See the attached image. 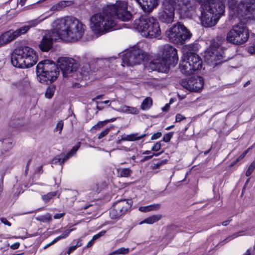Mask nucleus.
<instances>
[{
    "label": "nucleus",
    "mask_w": 255,
    "mask_h": 255,
    "mask_svg": "<svg viewBox=\"0 0 255 255\" xmlns=\"http://www.w3.org/2000/svg\"><path fill=\"white\" fill-rule=\"evenodd\" d=\"M179 68L182 73L187 75L192 74L193 72L197 71L196 66L191 65L190 63L187 62V60L185 58L180 63Z\"/></svg>",
    "instance_id": "4be33fe9"
},
{
    "label": "nucleus",
    "mask_w": 255,
    "mask_h": 255,
    "mask_svg": "<svg viewBox=\"0 0 255 255\" xmlns=\"http://www.w3.org/2000/svg\"><path fill=\"white\" fill-rule=\"evenodd\" d=\"M132 15L128 10V4L124 1H117L114 4L107 5L102 12L93 15L90 19V27L100 35L118 28L117 19L128 21Z\"/></svg>",
    "instance_id": "f257e3e1"
},
{
    "label": "nucleus",
    "mask_w": 255,
    "mask_h": 255,
    "mask_svg": "<svg viewBox=\"0 0 255 255\" xmlns=\"http://www.w3.org/2000/svg\"><path fill=\"white\" fill-rule=\"evenodd\" d=\"M245 2L246 1H241L239 3L237 4L236 0H228V7L230 10L231 14H232L233 16L235 17L241 16V14L239 12V7L241 3L245 4Z\"/></svg>",
    "instance_id": "412c9836"
},
{
    "label": "nucleus",
    "mask_w": 255,
    "mask_h": 255,
    "mask_svg": "<svg viewBox=\"0 0 255 255\" xmlns=\"http://www.w3.org/2000/svg\"><path fill=\"white\" fill-rule=\"evenodd\" d=\"M186 118L181 115L180 114H177L176 115V118H175V122H179L182 120L185 119Z\"/></svg>",
    "instance_id": "8fccbe9b"
},
{
    "label": "nucleus",
    "mask_w": 255,
    "mask_h": 255,
    "mask_svg": "<svg viewBox=\"0 0 255 255\" xmlns=\"http://www.w3.org/2000/svg\"><path fill=\"white\" fill-rule=\"evenodd\" d=\"M162 59L151 61L147 66L148 70L167 73L170 66L174 67L178 61L177 50L173 46L166 44L161 48Z\"/></svg>",
    "instance_id": "39448f33"
},
{
    "label": "nucleus",
    "mask_w": 255,
    "mask_h": 255,
    "mask_svg": "<svg viewBox=\"0 0 255 255\" xmlns=\"http://www.w3.org/2000/svg\"><path fill=\"white\" fill-rule=\"evenodd\" d=\"M57 5H58V7L59 8V10H60L62 8L65 7L66 6V4L65 3V2H64V0L59 1L57 3Z\"/></svg>",
    "instance_id": "6e6d98bb"
},
{
    "label": "nucleus",
    "mask_w": 255,
    "mask_h": 255,
    "mask_svg": "<svg viewBox=\"0 0 255 255\" xmlns=\"http://www.w3.org/2000/svg\"><path fill=\"white\" fill-rule=\"evenodd\" d=\"M79 146L78 145H75L72 147L71 150L69 151L72 155H74L76 152L78 150Z\"/></svg>",
    "instance_id": "5fc2aeb1"
},
{
    "label": "nucleus",
    "mask_w": 255,
    "mask_h": 255,
    "mask_svg": "<svg viewBox=\"0 0 255 255\" xmlns=\"http://www.w3.org/2000/svg\"><path fill=\"white\" fill-rule=\"evenodd\" d=\"M255 169V162H253L249 166L246 172V175L247 176H250Z\"/></svg>",
    "instance_id": "c9c22d12"
},
{
    "label": "nucleus",
    "mask_w": 255,
    "mask_h": 255,
    "mask_svg": "<svg viewBox=\"0 0 255 255\" xmlns=\"http://www.w3.org/2000/svg\"><path fill=\"white\" fill-rule=\"evenodd\" d=\"M52 219L51 216L49 214H47L45 215L41 216L36 218L37 221L42 222H48Z\"/></svg>",
    "instance_id": "72a5a7b5"
},
{
    "label": "nucleus",
    "mask_w": 255,
    "mask_h": 255,
    "mask_svg": "<svg viewBox=\"0 0 255 255\" xmlns=\"http://www.w3.org/2000/svg\"><path fill=\"white\" fill-rule=\"evenodd\" d=\"M106 124L104 121H100L96 125H95L92 128L91 130H96L97 129H99L103 127Z\"/></svg>",
    "instance_id": "4c0bfd02"
},
{
    "label": "nucleus",
    "mask_w": 255,
    "mask_h": 255,
    "mask_svg": "<svg viewBox=\"0 0 255 255\" xmlns=\"http://www.w3.org/2000/svg\"><path fill=\"white\" fill-rule=\"evenodd\" d=\"M170 107L169 104H166L164 107L162 108V110L163 112H167L169 110Z\"/></svg>",
    "instance_id": "052dcab7"
},
{
    "label": "nucleus",
    "mask_w": 255,
    "mask_h": 255,
    "mask_svg": "<svg viewBox=\"0 0 255 255\" xmlns=\"http://www.w3.org/2000/svg\"><path fill=\"white\" fill-rule=\"evenodd\" d=\"M165 35L171 42L180 45L184 44L192 36L191 32L180 22L174 24L166 31Z\"/></svg>",
    "instance_id": "9b49d317"
},
{
    "label": "nucleus",
    "mask_w": 255,
    "mask_h": 255,
    "mask_svg": "<svg viewBox=\"0 0 255 255\" xmlns=\"http://www.w3.org/2000/svg\"><path fill=\"white\" fill-rule=\"evenodd\" d=\"M56 90V86L54 85H51L47 87L45 92V96L47 99H51L53 96Z\"/></svg>",
    "instance_id": "c756f323"
},
{
    "label": "nucleus",
    "mask_w": 255,
    "mask_h": 255,
    "mask_svg": "<svg viewBox=\"0 0 255 255\" xmlns=\"http://www.w3.org/2000/svg\"><path fill=\"white\" fill-rule=\"evenodd\" d=\"M63 128V122L62 121H60L57 124L55 128V131H59V133L61 132V131Z\"/></svg>",
    "instance_id": "ea45409f"
},
{
    "label": "nucleus",
    "mask_w": 255,
    "mask_h": 255,
    "mask_svg": "<svg viewBox=\"0 0 255 255\" xmlns=\"http://www.w3.org/2000/svg\"><path fill=\"white\" fill-rule=\"evenodd\" d=\"M243 18L255 21V0H247L245 4L241 3L239 7Z\"/></svg>",
    "instance_id": "f3484780"
},
{
    "label": "nucleus",
    "mask_w": 255,
    "mask_h": 255,
    "mask_svg": "<svg viewBox=\"0 0 255 255\" xmlns=\"http://www.w3.org/2000/svg\"><path fill=\"white\" fill-rule=\"evenodd\" d=\"M96 103H97V104H109V106H110L111 102L110 100H107V101H105L104 102H96Z\"/></svg>",
    "instance_id": "0e129e2a"
},
{
    "label": "nucleus",
    "mask_w": 255,
    "mask_h": 255,
    "mask_svg": "<svg viewBox=\"0 0 255 255\" xmlns=\"http://www.w3.org/2000/svg\"><path fill=\"white\" fill-rule=\"evenodd\" d=\"M144 58V53L141 49L132 47L123 55L122 65L123 66L125 65L128 66H133L141 63Z\"/></svg>",
    "instance_id": "ddd939ff"
},
{
    "label": "nucleus",
    "mask_w": 255,
    "mask_h": 255,
    "mask_svg": "<svg viewBox=\"0 0 255 255\" xmlns=\"http://www.w3.org/2000/svg\"><path fill=\"white\" fill-rule=\"evenodd\" d=\"M248 152V150L244 151L242 153L238 158L241 160L244 158V157L246 155Z\"/></svg>",
    "instance_id": "680f3d73"
},
{
    "label": "nucleus",
    "mask_w": 255,
    "mask_h": 255,
    "mask_svg": "<svg viewBox=\"0 0 255 255\" xmlns=\"http://www.w3.org/2000/svg\"><path fill=\"white\" fill-rule=\"evenodd\" d=\"M161 145L160 142H157L154 144V146L152 147L151 150L153 151H158L161 148Z\"/></svg>",
    "instance_id": "a18cd8bd"
},
{
    "label": "nucleus",
    "mask_w": 255,
    "mask_h": 255,
    "mask_svg": "<svg viewBox=\"0 0 255 255\" xmlns=\"http://www.w3.org/2000/svg\"><path fill=\"white\" fill-rule=\"evenodd\" d=\"M180 84L187 90L192 92H199L204 85V79L201 76H192L182 79Z\"/></svg>",
    "instance_id": "2eb2a0df"
},
{
    "label": "nucleus",
    "mask_w": 255,
    "mask_h": 255,
    "mask_svg": "<svg viewBox=\"0 0 255 255\" xmlns=\"http://www.w3.org/2000/svg\"><path fill=\"white\" fill-rule=\"evenodd\" d=\"M142 9L147 12H151L158 4V0H135Z\"/></svg>",
    "instance_id": "aec40b11"
},
{
    "label": "nucleus",
    "mask_w": 255,
    "mask_h": 255,
    "mask_svg": "<svg viewBox=\"0 0 255 255\" xmlns=\"http://www.w3.org/2000/svg\"><path fill=\"white\" fill-rule=\"evenodd\" d=\"M161 207L160 204H152L146 206H141L139 207V211L142 212H147L151 211H156Z\"/></svg>",
    "instance_id": "393cba45"
},
{
    "label": "nucleus",
    "mask_w": 255,
    "mask_h": 255,
    "mask_svg": "<svg viewBox=\"0 0 255 255\" xmlns=\"http://www.w3.org/2000/svg\"><path fill=\"white\" fill-rule=\"evenodd\" d=\"M231 221V220H228L226 221H225L222 223V225L224 226H227Z\"/></svg>",
    "instance_id": "774afa93"
},
{
    "label": "nucleus",
    "mask_w": 255,
    "mask_h": 255,
    "mask_svg": "<svg viewBox=\"0 0 255 255\" xmlns=\"http://www.w3.org/2000/svg\"><path fill=\"white\" fill-rule=\"evenodd\" d=\"M22 34H24L20 27L14 31L10 29L5 32L0 36V47L12 41Z\"/></svg>",
    "instance_id": "a211bd4d"
},
{
    "label": "nucleus",
    "mask_w": 255,
    "mask_h": 255,
    "mask_svg": "<svg viewBox=\"0 0 255 255\" xmlns=\"http://www.w3.org/2000/svg\"><path fill=\"white\" fill-rule=\"evenodd\" d=\"M224 40V37L218 36L211 41L210 47L205 55V61L209 64L216 66L232 58L227 49L221 46Z\"/></svg>",
    "instance_id": "423d86ee"
},
{
    "label": "nucleus",
    "mask_w": 255,
    "mask_h": 255,
    "mask_svg": "<svg viewBox=\"0 0 255 255\" xmlns=\"http://www.w3.org/2000/svg\"><path fill=\"white\" fill-rule=\"evenodd\" d=\"M19 243L17 242V243H15L12 245H11L10 247L11 249L12 250H16V249H17L19 247Z\"/></svg>",
    "instance_id": "4d7b16f0"
},
{
    "label": "nucleus",
    "mask_w": 255,
    "mask_h": 255,
    "mask_svg": "<svg viewBox=\"0 0 255 255\" xmlns=\"http://www.w3.org/2000/svg\"><path fill=\"white\" fill-rule=\"evenodd\" d=\"M133 202L131 199L121 200L115 202L110 210V216L116 219L124 215L131 208Z\"/></svg>",
    "instance_id": "4468645a"
},
{
    "label": "nucleus",
    "mask_w": 255,
    "mask_h": 255,
    "mask_svg": "<svg viewBox=\"0 0 255 255\" xmlns=\"http://www.w3.org/2000/svg\"><path fill=\"white\" fill-rule=\"evenodd\" d=\"M162 152H163V151H162L161 152L157 153H153L152 155H148V156H145L143 157V158L142 159L141 161H145L149 160V159H151L153 157V156H158Z\"/></svg>",
    "instance_id": "79ce46f5"
},
{
    "label": "nucleus",
    "mask_w": 255,
    "mask_h": 255,
    "mask_svg": "<svg viewBox=\"0 0 255 255\" xmlns=\"http://www.w3.org/2000/svg\"><path fill=\"white\" fill-rule=\"evenodd\" d=\"M184 58L186 59L187 62L190 63L191 65L196 66L197 71L202 68V60L196 53L192 51H188L185 54Z\"/></svg>",
    "instance_id": "6ab92c4d"
},
{
    "label": "nucleus",
    "mask_w": 255,
    "mask_h": 255,
    "mask_svg": "<svg viewBox=\"0 0 255 255\" xmlns=\"http://www.w3.org/2000/svg\"><path fill=\"white\" fill-rule=\"evenodd\" d=\"M75 230L74 228H73L72 229H67L65 230L61 235L56 237L54 240H53L52 242H51L50 243L47 244L44 247V249H45L47 248L48 247H50V246L53 245L54 244L56 243L57 242L59 241L61 239H65L66 237H67L71 232L74 231Z\"/></svg>",
    "instance_id": "5701e85b"
},
{
    "label": "nucleus",
    "mask_w": 255,
    "mask_h": 255,
    "mask_svg": "<svg viewBox=\"0 0 255 255\" xmlns=\"http://www.w3.org/2000/svg\"><path fill=\"white\" fill-rule=\"evenodd\" d=\"M40 21L41 20H38L37 19L30 20L27 22V25L22 26L20 28L23 33L24 34L29 30L31 27L36 26L38 23L40 22Z\"/></svg>",
    "instance_id": "b1692460"
},
{
    "label": "nucleus",
    "mask_w": 255,
    "mask_h": 255,
    "mask_svg": "<svg viewBox=\"0 0 255 255\" xmlns=\"http://www.w3.org/2000/svg\"><path fill=\"white\" fill-rule=\"evenodd\" d=\"M65 213H57V214H56L55 215H54V218L55 219H60L61 218H62V217H63L64 215H65Z\"/></svg>",
    "instance_id": "13d9d810"
},
{
    "label": "nucleus",
    "mask_w": 255,
    "mask_h": 255,
    "mask_svg": "<svg viewBox=\"0 0 255 255\" xmlns=\"http://www.w3.org/2000/svg\"><path fill=\"white\" fill-rule=\"evenodd\" d=\"M0 221H1V223H2L4 225H7L9 227L11 226V223L9 222H8L5 218H4V217L0 218Z\"/></svg>",
    "instance_id": "864d4df0"
},
{
    "label": "nucleus",
    "mask_w": 255,
    "mask_h": 255,
    "mask_svg": "<svg viewBox=\"0 0 255 255\" xmlns=\"http://www.w3.org/2000/svg\"><path fill=\"white\" fill-rule=\"evenodd\" d=\"M152 105V100L151 98H146L143 100L141 104L140 108L143 110H145L149 109Z\"/></svg>",
    "instance_id": "7c9ffc66"
},
{
    "label": "nucleus",
    "mask_w": 255,
    "mask_h": 255,
    "mask_svg": "<svg viewBox=\"0 0 255 255\" xmlns=\"http://www.w3.org/2000/svg\"><path fill=\"white\" fill-rule=\"evenodd\" d=\"M72 155H72V154L70 152H68L63 157H62L61 162L64 163L65 161L67 160Z\"/></svg>",
    "instance_id": "603ef678"
},
{
    "label": "nucleus",
    "mask_w": 255,
    "mask_h": 255,
    "mask_svg": "<svg viewBox=\"0 0 255 255\" xmlns=\"http://www.w3.org/2000/svg\"><path fill=\"white\" fill-rule=\"evenodd\" d=\"M240 160L237 158L236 160H235L234 161H233L230 165V167H233L237 163H238Z\"/></svg>",
    "instance_id": "69168bd1"
},
{
    "label": "nucleus",
    "mask_w": 255,
    "mask_h": 255,
    "mask_svg": "<svg viewBox=\"0 0 255 255\" xmlns=\"http://www.w3.org/2000/svg\"><path fill=\"white\" fill-rule=\"evenodd\" d=\"M129 252L128 248H121L114 252L115 255H125Z\"/></svg>",
    "instance_id": "f704fd0d"
},
{
    "label": "nucleus",
    "mask_w": 255,
    "mask_h": 255,
    "mask_svg": "<svg viewBox=\"0 0 255 255\" xmlns=\"http://www.w3.org/2000/svg\"><path fill=\"white\" fill-rule=\"evenodd\" d=\"M94 243H95V241H93V239H92V240L88 242V243L87 245V248L91 247L93 246V245L94 244Z\"/></svg>",
    "instance_id": "338daca9"
},
{
    "label": "nucleus",
    "mask_w": 255,
    "mask_h": 255,
    "mask_svg": "<svg viewBox=\"0 0 255 255\" xmlns=\"http://www.w3.org/2000/svg\"><path fill=\"white\" fill-rule=\"evenodd\" d=\"M162 136V133L161 132H157L154 133L151 137V140H154L160 138Z\"/></svg>",
    "instance_id": "09e8293b"
},
{
    "label": "nucleus",
    "mask_w": 255,
    "mask_h": 255,
    "mask_svg": "<svg viewBox=\"0 0 255 255\" xmlns=\"http://www.w3.org/2000/svg\"><path fill=\"white\" fill-rule=\"evenodd\" d=\"M119 176L122 177H129L132 173V171L129 168H121L118 170Z\"/></svg>",
    "instance_id": "2f4dec72"
},
{
    "label": "nucleus",
    "mask_w": 255,
    "mask_h": 255,
    "mask_svg": "<svg viewBox=\"0 0 255 255\" xmlns=\"http://www.w3.org/2000/svg\"><path fill=\"white\" fill-rule=\"evenodd\" d=\"M85 27L80 20L74 17L58 19L53 23V27H55L60 39L68 41H77L81 39Z\"/></svg>",
    "instance_id": "7ed1b4c3"
},
{
    "label": "nucleus",
    "mask_w": 255,
    "mask_h": 255,
    "mask_svg": "<svg viewBox=\"0 0 255 255\" xmlns=\"http://www.w3.org/2000/svg\"><path fill=\"white\" fill-rule=\"evenodd\" d=\"M134 26L142 36L153 38L161 35V29L158 20L149 15H141L134 21Z\"/></svg>",
    "instance_id": "6e6552de"
},
{
    "label": "nucleus",
    "mask_w": 255,
    "mask_h": 255,
    "mask_svg": "<svg viewBox=\"0 0 255 255\" xmlns=\"http://www.w3.org/2000/svg\"><path fill=\"white\" fill-rule=\"evenodd\" d=\"M37 60L36 52L27 46H21L15 49L11 54L12 65L19 68H28L33 66Z\"/></svg>",
    "instance_id": "0eeeda50"
},
{
    "label": "nucleus",
    "mask_w": 255,
    "mask_h": 255,
    "mask_svg": "<svg viewBox=\"0 0 255 255\" xmlns=\"http://www.w3.org/2000/svg\"><path fill=\"white\" fill-rule=\"evenodd\" d=\"M62 161V157H56L52 160V163L53 164H57L59 163L60 164H61L62 163H63V162H61Z\"/></svg>",
    "instance_id": "3c124183"
},
{
    "label": "nucleus",
    "mask_w": 255,
    "mask_h": 255,
    "mask_svg": "<svg viewBox=\"0 0 255 255\" xmlns=\"http://www.w3.org/2000/svg\"><path fill=\"white\" fill-rule=\"evenodd\" d=\"M175 8L179 9L181 15L186 17H191L194 10L191 0H164L158 13V20L167 25L172 23Z\"/></svg>",
    "instance_id": "f03ea898"
},
{
    "label": "nucleus",
    "mask_w": 255,
    "mask_h": 255,
    "mask_svg": "<svg viewBox=\"0 0 255 255\" xmlns=\"http://www.w3.org/2000/svg\"><path fill=\"white\" fill-rule=\"evenodd\" d=\"M58 68H60L64 78L73 77L78 80L83 79L84 76H87L88 71L84 70L80 72L77 71L79 64L75 60L69 57H59L57 60Z\"/></svg>",
    "instance_id": "9d476101"
},
{
    "label": "nucleus",
    "mask_w": 255,
    "mask_h": 255,
    "mask_svg": "<svg viewBox=\"0 0 255 255\" xmlns=\"http://www.w3.org/2000/svg\"><path fill=\"white\" fill-rule=\"evenodd\" d=\"M177 227L175 225H170L167 227L165 238L167 240H172L176 233V229Z\"/></svg>",
    "instance_id": "bb28decb"
},
{
    "label": "nucleus",
    "mask_w": 255,
    "mask_h": 255,
    "mask_svg": "<svg viewBox=\"0 0 255 255\" xmlns=\"http://www.w3.org/2000/svg\"><path fill=\"white\" fill-rule=\"evenodd\" d=\"M110 128H106L104 130L102 131L98 136V139H101L106 136L110 131Z\"/></svg>",
    "instance_id": "37998d69"
},
{
    "label": "nucleus",
    "mask_w": 255,
    "mask_h": 255,
    "mask_svg": "<svg viewBox=\"0 0 255 255\" xmlns=\"http://www.w3.org/2000/svg\"><path fill=\"white\" fill-rule=\"evenodd\" d=\"M200 4L201 21L203 26L212 27L216 24L225 12V3L220 0H196Z\"/></svg>",
    "instance_id": "20e7f679"
},
{
    "label": "nucleus",
    "mask_w": 255,
    "mask_h": 255,
    "mask_svg": "<svg viewBox=\"0 0 255 255\" xmlns=\"http://www.w3.org/2000/svg\"><path fill=\"white\" fill-rule=\"evenodd\" d=\"M60 38L55 27L51 30L46 31L38 44L39 49L44 52L50 50L53 46V41Z\"/></svg>",
    "instance_id": "dca6fc26"
},
{
    "label": "nucleus",
    "mask_w": 255,
    "mask_h": 255,
    "mask_svg": "<svg viewBox=\"0 0 255 255\" xmlns=\"http://www.w3.org/2000/svg\"><path fill=\"white\" fill-rule=\"evenodd\" d=\"M173 135V132H170L164 135L163 141L165 142L170 141Z\"/></svg>",
    "instance_id": "58836bf2"
},
{
    "label": "nucleus",
    "mask_w": 255,
    "mask_h": 255,
    "mask_svg": "<svg viewBox=\"0 0 255 255\" xmlns=\"http://www.w3.org/2000/svg\"><path fill=\"white\" fill-rule=\"evenodd\" d=\"M106 232L105 231H102L98 234L94 235L92 238L93 241H95L96 240L99 239L101 237L104 236L105 235Z\"/></svg>",
    "instance_id": "a19ab883"
},
{
    "label": "nucleus",
    "mask_w": 255,
    "mask_h": 255,
    "mask_svg": "<svg viewBox=\"0 0 255 255\" xmlns=\"http://www.w3.org/2000/svg\"><path fill=\"white\" fill-rule=\"evenodd\" d=\"M242 232H243V231H240L239 232L236 233L234 234L233 235H232L231 236H229L227 238H226L224 240V241L231 240L235 238H236L240 235V234L241 233H242Z\"/></svg>",
    "instance_id": "de8ad7c7"
},
{
    "label": "nucleus",
    "mask_w": 255,
    "mask_h": 255,
    "mask_svg": "<svg viewBox=\"0 0 255 255\" xmlns=\"http://www.w3.org/2000/svg\"><path fill=\"white\" fill-rule=\"evenodd\" d=\"M167 162L168 160L166 159L159 160L157 163L154 164L153 169H158L161 165L167 163Z\"/></svg>",
    "instance_id": "e433bc0d"
},
{
    "label": "nucleus",
    "mask_w": 255,
    "mask_h": 255,
    "mask_svg": "<svg viewBox=\"0 0 255 255\" xmlns=\"http://www.w3.org/2000/svg\"><path fill=\"white\" fill-rule=\"evenodd\" d=\"M161 215H154L145 219L144 220H143L140 223V224H142L143 223L152 224L160 220L161 219Z\"/></svg>",
    "instance_id": "a878e982"
},
{
    "label": "nucleus",
    "mask_w": 255,
    "mask_h": 255,
    "mask_svg": "<svg viewBox=\"0 0 255 255\" xmlns=\"http://www.w3.org/2000/svg\"><path fill=\"white\" fill-rule=\"evenodd\" d=\"M56 195V192H51L48 193L46 195H43L42 197V198L45 202L47 203L50 199H51L53 197L55 196Z\"/></svg>",
    "instance_id": "473e14b6"
},
{
    "label": "nucleus",
    "mask_w": 255,
    "mask_h": 255,
    "mask_svg": "<svg viewBox=\"0 0 255 255\" xmlns=\"http://www.w3.org/2000/svg\"><path fill=\"white\" fill-rule=\"evenodd\" d=\"M5 140H6L5 139H3L2 140H0V145L1 144H2L4 143V144H7V145H9V146L8 147H9V148H10L12 147L11 146L12 143L11 142H4ZM2 154H3V151L0 148V155Z\"/></svg>",
    "instance_id": "49530a36"
},
{
    "label": "nucleus",
    "mask_w": 255,
    "mask_h": 255,
    "mask_svg": "<svg viewBox=\"0 0 255 255\" xmlns=\"http://www.w3.org/2000/svg\"><path fill=\"white\" fill-rule=\"evenodd\" d=\"M249 30L245 24L238 23L228 32L226 40L232 44L240 45L245 43L249 38Z\"/></svg>",
    "instance_id": "f8f14e48"
},
{
    "label": "nucleus",
    "mask_w": 255,
    "mask_h": 255,
    "mask_svg": "<svg viewBox=\"0 0 255 255\" xmlns=\"http://www.w3.org/2000/svg\"><path fill=\"white\" fill-rule=\"evenodd\" d=\"M118 111H122L128 114H137L138 113V110L137 108L130 107L126 105L121 107L120 110H118Z\"/></svg>",
    "instance_id": "cd10ccee"
},
{
    "label": "nucleus",
    "mask_w": 255,
    "mask_h": 255,
    "mask_svg": "<svg viewBox=\"0 0 255 255\" xmlns=\"http://www.w3.org/2000/svg\"><path fill=\"white\" fill-rule=\"evenodd\" d=\"M137 135H138L137 133L127 135L126 136L122 137V139H123V140H124V141H125V140L134 141V140L140 139L146 135V134H143L139 136H137Z\"/></svg>",
    "instance_id": "c85d7f7f"
},
{
    "label": "nucleus",
    "mask_w": 255,
    "mask_h": 255,
    "mask_svg": "<svg viewBox=\"0 0 255 255\" xmlns=\"http://www.w3.org/2000/svg\"><path fill=\"white\" fill-rule=\"evenodd\" d=\"M81 245L77 244L75 246H71L68 250L67 254L70 255L72 252L74 251L78 247H80Z\"/></svg>",
    "instance_id": "c03bdc74"
},
{
    "label": "nucleus",
    "mask_w": 255,
    "mask_h": 255,
    "mask_svg": "<svg viewBox=\"0 0 255 255\" xmlns=\"http://www.w3.org/2000/svg\"><path fill=\"white\" fill-rule=\"evenodd\" d=\"M249 52L252 54H255V45H254L253 46L250 47Z\"/></svg>",
    "instance_id": "bf43d9fd"
},
{
    "label": "nucleus",
    "mask_w": 255,
    "mask_h": 255,
    "mask_svg": "<svg viewBox=\"0 0 255 255\" xmlns=\"http://www.w3.org/2000/svg\"><path fill=\"white\" fill-rule=\"evenodd\" d=\"M50 10L51 11H54V10H59V8L57 5V4L53 5L51 8Z\"/></svg>",
    "instance_id": "e2e57ef3"
},
{
    "label": "nucleus",
    "mask_w": 255,
    "mask_h": 255,
    "mask_svg": "<svg viewBox=\"0 0 255 255\" xmlns=\"http://www.w3.org/2000/svg\"><path fill=\"white\" fill-rule=\"evenodd\" d=\"M37 80L41 83L48 85L55 81L59 74L57 64L50 59L40 61L36 67Z\"/></svg>",
    "instance_id": "1a4fd4ad"
}]
</instances>
